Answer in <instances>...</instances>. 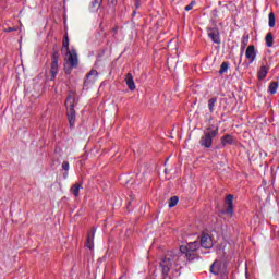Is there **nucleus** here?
<instances>
[{
	"mask_svg": "<svg viewBox=\"0 0 279 279\" xmlns=\"http://www.w3.org/2000/svg\"><path fill=\"white\" fill-rule=\"evenodd\" d=\"M61 51L66 56L64 62V72L66 75H71L73 69H77V64H80V59H77V51H75V49H69V34L66 33L63 37Z\"/></svg>",
	"mask_w": 279,
	"mask_h": 279,
	"instance_id": "nucleus-1",
	"label": "nucleus"
},
{
	"mask_svg": "<svg viewBox=\"0 0 279 279\" xmlns=\"http://www.w3.org/2000/svg\"><path fill=\"white\" fill-rule=\"evenodd\" d=\"M210 121H213V117H209L205 133L199 140L201 147H205V149H210L213 147V140L219 135V126L210 124Z\"/></svg>",
	"mask_w": 279,
	"mask_h": 279,
	"instance_id": "nucleus-2",
	"label": "nucleus"
},
{
	"mask_svg": "<svg viewBox=\"0 0 279 279\" xmlns=\"http://www.w3.org/2000/svg\"><path fill=\"white\" fill-rule=\"evenodd\" d=\"M66 116L70 123V128L75 125V96L69 95L65 99Z\"/></svg>",
	"mask_w": 279,
	"mask_h": 279,
	"instance_id": "nucleus-3",
	"label": "nucleus"
},
{
	"mask_svg": "<svg viewBox=\"0 0 279 279\" xmlns=\"http://www.w3.org/2000/svg\"><path fill=\"white\" fill-rule=\"evenodd\" d=\"M99 77V72L97 70H90L86 75H85V81L83 83L84 88H88V86H93L97 82Z\"/></svg>",
	"mask_w": 279,
	"mask_h": 279,
	"instance_id": "nucleus-4",
	"label": "nucleus"
},
{
	"mask_svg": "<svg viewBox=\"0 0 279 279\" xmlns=\"http://www.w3.org/2000/svg\"><path fill=\"white\" fill-rule=\"evenodd\" d=\"M173 265V258H171L169 255H166L159 266L161 268V271L163 274V276H168L169 275V271H171V267Z\"/></svg>",
	"mask_w": 279,
	"mask_h": 279,
	"instance_id": "nucleus-5",
	"label": "nucleus"
},
{
	"mask_svg": "<svg viewBox=\"0 0 279 279\" xmlns=\"http://www.w3.org/2000/svg\"><path fill=\"white\" fill-rule=\"evenodd\" d=\"M58 60H60V54L58 53L57 50H53L52 62H51V66H50V73H51L50 81L51 82H53V80H56V75H58Z\"/></svg>",
	"mask_w": 279,
	"mask_h": 279,
	"instance_id": "nucleus-6",
	"label": "nucleus"
},
{
	"mask_svg": "<svg viewBox=\"0 0 279 279\" xmlns=\"http://www.w3.org/2000/svg\"><path fill=\"white\" fill-rule=\"evenodd\" d=\"M225 206L227 215H229V217H232V215H234V195H227L225 199Z\"/></svg>",
	"mask_w": 279,
	"mask_h": 279,
	"instance_id": "nucleus-7",
	"label": "nucleus"
},
{
	"mask_svg": "<svg viewBox=\"0 0 279 279\" xmlns=\"http://www.w3.org/2000/svg\"><path fill=\"white\" fill-rule=\"evenodd\" d=\"M208 37L215 43L216 45H221V36L219 34V28H208L207 29Z\"/></svg>",
	"mask_w": 279,
	"mask_h": 279,
	"instance_id": "nucleus-8",
	"label": "nucleus"
},
{
	"mask_svg": "<svg viewBox=\"0 0 279 279\" xmlns=\"http://www.w3.org/2000/svg\"><path fill=\"white\" fill-rule=\"evenodd\" d=\"M198 243L201 247H204V250H210V247H213V239L208 233H202L201 242Z\"/></svg>",
	"mask_w": 279,
	"mask_h": 279,
	"instance_id": "nucleus-9",
	"label": "nucleus"
},
{
	"mask_svg": "<svg viewBox=\"0 0 279 279\" xmlns=\"http://www.w3.org/2000/svg\"><path fill=\"white\" fill-rule=\"evenodd\" d=\"M245 56H246V59L250 61V64H252V62L256 60V56H257L256 47L254 45H250L246 48Z\"/></svg>",
	"mask_w": 279,
	"mask_h": 279,
	"instance_id": "nucleus-10",
	"label": "nucleus"
},
{
	"mask_svg": "<svg viewBox=\"0 0 279 279\" xmlns=\"http://www.w3.org/2000/svg\"><path fill=\"white\" fill-rule=\"evenodd\" d=\"M199 242L198 241H194V242H190L187 243V245H182L180 246V252H197V250H199Z\"/></svg>",
	"mask_w": 279,
	"mask_h": 279,
	"instance_id": "nucleus-11",
	"label": "nucleus"
},
{
	"mask_svg": "<svg viewBox=\"0 0 279 279\" xmlns=\"http://www.w3.org/2000/svg\"><path fill=\"white\" fill-rule=\"evenodd\" d=\"M85 247H87L88 250H94V247H95V230H90L87 232Z\"/></svg>",
	"mask_w": 279,
	"mask_h": 279,
	"instance_id": "nucleus-12",
	"label": "nucleus"
},
{
	"mask_svg": "<svg viewBox=\"0 0 279 279\" xmlns=\"http://www.w3.org/2000/svg\"><path fill=\"white\" fill-rule=\"evenodd\" d=\"M269 73V65H262L260 69L257 71V78L259 81L265 80L267 74Z\"/></svg>",
	"mask_w": 279,
	"mask_h": 279,
	"instance_id": "nucleus-13",
	"label": "nucleus"
},
{
	"mask_svg": "<svg viewBox=\"0 0 279 279\" xmlns=\"http://www.w3.org/2000/svg\"><path fill=\"white\" fill-rule=\"evenodd\" d=\"M125 82L129 90H136V84H134V76H132V73L126 74Z\"/></svg>",
	"mask_w": 279,
	"mask_h": 279,
	"instance_id": "nucleus-14",
	"label": "nucleus"
},
{
	"mask_svg": "<svg viewBox=\"0 0 279 279\" xmlns=\"http://www.w3.org/2000/svg\"><path fill=\"white\" fill-rule=\"evenodd\" d=\"M220 269H221V263H219V260H215V262L211 264V266H210V268H209V271H210L211 274H214L215 276H219Z\"/></svg>",
	"mask_w": 279,
	"mask_h": 279,
	"instance_id": "nucleus-15",
	"label": "nucleus"
},
{
	"mask_svg": "<svg viewBox=\"0 0 279 279\" xmlns=\"http://www.w3.org/2000/svg\"><path fill=\"white\" fill-rule=\"evenodd\" d=\"M221 144L223 147H226V145H234V137L230 134H226L221 137Z\"/></svg>",
	"mask_w": 279,
	"mask_h": 279,
	"instance_id": "nucleus-16",
	"label": "nucleus"
},
{
	"mask_svg": "<svg viewBox=\"0 0 279 279\" xmlns=\"http://www.w3.org/2000/svg\"><path fill=\"white\" fill-rule=\"evenodd\" d=\"M180 252L181 254L185 255L187 260H195V258L197 257V252L195 251L187 250V251H180Z\"/></svg>",
	"mask_w": 279,
	"mask_h": 279,
	"instance_id": "nucleus-17",
	"label": "nucleus"
},
{
	"mask_svg": "<svg viewBox=\"0 0 279 279\" xmlns=\"http://www.w3.org/2000/svg\"><path fill=\"white\" fill-rule=\"evenodd\" d=\"M278 81L271 82L268 86V93H270V95H276L278 93Z\"/></svg>",
	"mask_w": 279,
	"mask_h": 279,
	"instance_id": "nucleus-18",
	"label": "nucleus"
},
{
	"mask_svg": "<svg viewBox=\"0 0 279 279\" xmlns=\"http://www.w3.org/2000/svg\"><path fill=\"white\" fill-rule=\"evenodd\" d=\"M82 189V183H76L70 189L71 193L74 194V197H80V191Z\"/></svg>",
	"mask_w": 279,
	"mask_h": 279,
	"instance_id": "nucleus-19",
	"label": "nucleus"
},
{
	"mask_svg": "<svg viewBox=\"0 0 279 279\" xmlns=\"http://www.w3.org/2000/svg\"><path fill=\"white\" fill-rule=\"evenodd\" d=\"M207 106L210 113L215 112V107L217 106V97L210 98Z\"/></svg>",
	"mask_w": 279,
	"mask_h": 279,
	"instance_id": "nucleus-20",
	"label": "nucleus"
},
{
	"mask_svg": "<svg viewBox=\"0 0 279 279\" xmlns=\"http://www.w3.org/2000/svg\"><path fill=\"white\" fill-rule=\"evenodd\" d=\"M230 69V63L228 61H223L220 65L219 75H223V73H228Z\"/></svg>",
	"mask_w": 279,
	"mask_h": 279,
	"instance_id": "nucleus-21",
	"label": "nucleus"
},
{
	"mask_svg": "<svg viewBox=\"0 0 279 279\" xmlns=\"http://www.w3.org/2000/svg\"><path fill=\"white\" fill-rule=\"evenodd\" d=\"M101 3H104V0H94L90 7L92 11L97 12V10L101 8Z\"/></svg>",
	"mask_w": 279,
	"mask_h": 279,
	"instance_id": "nucleus-22",
	"label": "nucleus"
},
{
	"mask_svg": "<svg viewBox=\"0 0 279 279\" xmlns=\"http://www.w3.org/2000/svg\"><path fill=\"white\" fill-rule=\"evenodd\" d=\"M265 40H266L267 47H274V34L272 33H267Z\"/></svg>",
	"mask_w": 279,
	"mask_h": 279,
	"instance_id": "nucleus-23",
	"label": "nucleus"
},
{
	"mask_svg": "<svg viewBox=\"0 0 279 279\" xmlns=\"http://www.w3.org/2000/svg\"><path fill=\"white\" fill-rule=\"evenodd\" d=\"M268 25L269 27H276V14L274 12L268 14Z\"/></svg>",
	"mask_w": 279,
	"mask_h": 279,
	"instance_id": "nucleus-24",
	"label": "nucleus"
},
{
	"mask_svg": "<svg viewBox=\"0 0 279 279\" xmlns=\"http://www.w3.org/2000/svg\"><path fill=\"white\" fill-rule=\"evenodd\" d=\"M180 202V198L178 196H172L169 199V208H174V206H178V203Z\"/></svg>",
	"mask_w": 279,
	"mask_h": 279,
	"instance_id": "nucleus-25",
	"label": "nucleus"
},
{
	"mask_svg": "<svg viewBox=\"0 0 279 279\" xmlns=\"http://www.w3.org/2000/svg\"><path fill=\"white\" fill-rule=\"evenodd\" d=\"M248 43H250V35H244L242 37V47H247Z\"/></svg>",
	"mask_w": 279,
	"mask_h": 279,
	"instance_id": "nucleus-26",
	"label": "nucleus"
},
{
	"mask_svg": "<svg viewBox=\"0 0 279 279\" xmlns=\"http://www.w3.org/2000/svg\"><path fill=\"white\" fill-rule=\"evenodd\" d=\"M195 5V1H192L190 4H187L184 10L185 12H191L193 10V7Z\"/></svg>",
	"mask_w": 279,
	"mask_h": 279,
	"instance_id": "nucleus-27",
	"label": "nucleus"
},
{
	"mask_svg": "<svg viewBox=\"0 0 279 279\" xmlns=\"http://www.w3.org/2000/svg\"><path fill=\"white\" fill-rule=\"evenodd\" d=\"M62 169H63V171H69V161L62 162Z\"/></svg>",
	"mask_w": 279,
	"mask_h": 279,
	"instance_id": "nucleus-28",
	"label": "nucleus"
},
{
	"mask_svg": "<svg viewBox=\"0 0 279 279\" xmlns=\"http://www.w3.org/2000/svg\"><path fill=\"white\" fill-rule=\"evenodd\" d=\"M109 5H117L119 3V0H108Z\"/></svg>",
	"mask_w": 279,
	"mask_h": 279,
	"instance_id": "nucleus-29",
	"label": "nucleus"
},
{
	"mask_svg": "<svg viewBox=\"0 0 279 279\" xmlns=\"http://www.w3.org/2000/svg\"><path fill=\"white\" fill-rule=\"evenodd\" d=\"M4 32L10 33V32H16V27H8L4 29Z\"/></svg>",
	"mask_w": 279,
	"mask_h": 279,
	"instance_id": "nucleus-30",
	"label": "nucleus"
},
{
	"mask_svg": "<svg viewBox=\"0 0 279 279\" xmlns=\"http://www.w3.org/2000/svg\"><path fill=\"white\" fill-rule=\"evenodd\" d=\"M141 8V0H135V10H138Z\"/></svg>",
	"mask_w": 279,
	"mask_h": 279,
	"instance_id": "nucleus-31",
	"label": "nucleus"
},
{
	"mask_svg": "<svg viewBox=\"0 0 279 279\" xmlns=\"http://www.w3.org/2000/svg\"><path fill=\"white\" fill-rule=\"evenodd\" d=\"M111 32H113V34H117V32H119V26L113 27Z\"/></svg>",
	"mask_w": 279,
	"mask_h": 279,
	"instance_id": "nucleus-32",
	"label": "nucleus"
},
{
	"mask_svg": "<svg viewBox=\"0 0 279 279\" xmlns=\"http://www.w3.org/2000/svg\"><path fill=\"white\" fill-rule=\"evenodd\" d=\"M132 16H136V10L132 12Z\"/></svg>",
	"mask_w": 279,
	"mask_h": 279,
	"instance_id": "nucleus-33",
	"label": "nucleus"
},
{
	"mask_svg": "<svg viewBox=\"0 0 279 279\" xmlns=\"http://www.w3.org/2000/svg\"><path fill=\"white\" fill-rule=\"evenodd\" d=\"M130 206H132V202L131 201H129V203H128V208H130Z\"/></svg>",
	"mask_w": 279,
	"mask_h": 279,
	"instance_id": "nucleus-34",
	"label": "nucleus"
},
{
	"mask_svg": "<svg viewBox=\"0 0 279 279\" xmlns=\"http://www.w3.org/2000/svg\"><path fill=\"white\" fill-rule=\"evenodd\" d=\"M165 173H166V175L169 173V169H165Z\"/></svg>",
	"mask_w": 279,
	"mask_h": 279,
	"instance_id": "nucleus-35",
	"label": "nucleus"
},
{
	"mask_svg": "<svg viewBox=\"0 0 279 279\" xmlns=\"http://www.w3.org/2000/svg\"><path fill=\"white\" fill-rule=\"evenodd\" d=\"M264 156L267 157V153H264Z\"/></svg>",
	"mask_w": 279,
	"mask_h": 279,
	"instance_id": "nucleus-36",
	"label": "nucleus"
}]
</instances>
